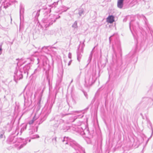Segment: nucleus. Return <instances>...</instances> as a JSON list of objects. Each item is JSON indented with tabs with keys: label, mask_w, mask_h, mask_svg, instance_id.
Listing matches in <instances>:
<instances>
[{
	"label": "nucleus",
	"mask_w": 153,
	"mask_h": 153,
	"mask_svg": "<svg viewBox=\"0 0 153 153\" xmlns=\"http://www.w3.org/2000/svg\"><path fill=\"white\" fill-rule=\"evenodd\" d=\"M142 34H144V33H143H143H142ZM143 35H144V34H143Z\"/></svg>",
	"instance_id": "nucleus-15"
},
{
	"label": "nucleus",
	"mask_w": 153,
	"mask_h": 153,
	"mask_svg": "<svg viewBox=\"0 0 153 153\" xmlns=\"http://www.w3.org/2000/svg\"><path fill=\"white\" fill-rule=\"evenodd\" d=\"M120 65H121L122 64L121 61V59H120Z\"/></svg>",
	"instance_id": "nucleus-11"
},
{
	"label": "nucleus",
	"mask_w": 153,
	"mask_h": 153,
	"mask_svg": "<svg viewBox=\"0 0 153 153\" xmlns=\"http://www.w3.org/2000/svg\"><path fill=\"white\" fill-rule=\"evenodd\" d=\"M116 62V61H115V63Z\"/></svg>",
	"instance_id": "nucleus-17"
},
{
	"label": "nucleus",
	"mask_w": 153,
	"mask_h": 153,
	"mask_svg": "<svg viewBox=\"0 0 153 153\" xmlns=\"http://www.w3.org/2000/svg\"><path fill=\"white\" fill-rule=\"evenodd\" d=\"M149 123H150V121H149Z\"/></svg>",
	"instance_id": "nucleus-16"
},
{
	"label": "nucleus",
	"mask_w": 153,
	"mask_h": 153,
	"mask_svg": "<svg viewBox=\"0 0 153 153\" xmlns=\"http://www.w3.org/2000/svg\"><path fill=\"white\" fill-rule=\"evenodd\" d=\"M133 3H135L136 4L137 3V1L136 0L133 1Z\"/></svg>",
	"instance_id": "nucleus-9"
},
{
	"label": "nucleus",
	"mask_w": 153,
	"mask_h": 153,
	"mask_svg": "<svg viewBox=\"0 0 153 153\" xmlns=\"http://www.w3.org/2000/svg\"><path fill=\"white\" fill-rule=\"evenodd\" d=\"M124 0H118L117 2V7L120 9H122L123 5Z\"/></svg>",
	"instance_id": "nucleus-4"
},
{
	"label": "nucleus",
	"mask_w": 153,
	"mask_h": 153,
	"mask_svg": "<svg viewBox=\"0 0 153 153\" xmlns=\"http://www.w3.org/2000/svg\"><path fill=\"white\" fill-rule=\"evenodd\" d=\"M2 50V49L1 48H0V51H1Z\"/></svg>",
	"instance_id": "nucleus-14"
},
{
	"label": "nucleus",
	"mask_w": 153,
	"mask_h": 153,
	"mask_svg": "<svg viewBox=\"0 0 153 153\" xmlns=\"http://www.w3.org/2000/svg\"><path fill=\"white\" fill-rule=\"evenodd\" d=\"M127 20V18L126 17L123 20V21L124 22H126Z\"/></svg>",
	"instance_id": "nucleus-7"
},
{
	"label": "nucleus",
	"mask_w": 153,
	"mask_h": 153,
	"mask_svg": "<svg viewBox=\"0 0 153 153\" xmlns=\"http://www.w3.org/2000/svg\"><path fill=\"white\" fill-rule=\"evenodd\" d=\"M3 137V135L2 134H1V135H0V137L1 138L2 137Z\"/></svg>",
	"instance_id": "nucleus-10"
},
{
	"label": "nucleus",
	"mask_w": 153,
	"mask_h": 153,
	"mask_svg": "<svg viewBox=\"0 0 153 153\" xmlns=\"http://www.w3.org/2000/svg\"><path fill=\"white\" fill-rule=\"evenodd\" d=\"M33 122V120H31V122H30V123H29V124H32Z\"/></svg>",
	"instance_id": "nucleus-8"
},
{
	"label": "nucleus",
	"mask_w": 153,
	"mask_h": 153,
	"mask_svg": "<svg viewBox=\"0 0 153 153\" xmlns=\"http://www.w3.org/2000/svg\"><path fill=\"white\" fill-rule=\"evenodd\" d=\"M114 21V17L112 16H109L106 19L107 22L108 23H111Z\"/></svg>",
	"instance_id": "nucleus-5"
},
{
	"label": "nucleus",
	"mask_w": 153,
	"mask_h": 153,
	"mask_svg": "<svg viewBox=\"0 0 153 153\" xmlns=\"http://www.w3.org/2000/svg\"><path fill=\"white\" fill-rule=\"evenodd\" d=\"M116 45H117V48L118 51L119 52L120 56L122 55L121 49L120 46V43L119 38H117Z\"/></svg>",
	"instance_id": "nucleus-3"
},
{
	"label": "nucleus",
	"mask_w": 153,
	"mask_h": 153,
	"mask_svg": "<svg viewBox=\"0 0 153 153\" xmlns=\"http://www.w3.org/2000/svg\"><path fill=\"white\" fill-rule=\"evenodd\" d=\"M138 19L142 18L144 20L146 25V31L145 32L146 38H149L151 36L153 37V29L150 27L147 20L145 16L143 15L137 14Z\"/></svg>",
	"instance_id": "nucleus-1"
},
{
	"label": "nucleus",
	"mask_w": 153,
	"mask_h": 153,
	"mask_svg": "<svg viewBox=\"0 0 153 153\" xmlns=\"http://www.w3.org/2000/svg\"><path fill=\"white\" fill-rule=\"evenodd\" d=\"M115 38L116 37H117V35H116V34H115Z\"/></svg>",
	"instance_id": "nucleus-12"
},
{
	"label": "nucleus",
	"mask_w": 153,
	"mask_h": 153,
	"mask_svg": "<svg viewBox=\"0 0 153 153\" xmlns=\"http://www.w3.org/2000/svg\"><path fill=\"white\" fill-rule=\"evenodd\" d=\"M131 54H132V58H134L135 60L134 61L136 62L137 61V57L136 56H135L134 53V52H131L129 53V55H130Z\"/></svg>",
	"instance_id": "nucleus-6"
},
{
	"label": "nucleus",
	"mask_w": 153,
	"mask_h": 153,
	"mask_svg": "<svg viewBox=\"0 0 153 153\" xmlns=\"http://www.w3.org/2000/svg\"><path fill=\"white\" fill-rule=\"evenodd\" d=\"M133 22V21L131 20L130 22V29L131 31V32L132 33V32L131 29V27L132 26L133 31L135 33L136 35H137V30H138L139 29H140L139 23L138 22H137L136 24H134Z\"/></svg>",
	"instance_id": "nucleus-2"
},
{
	"label": "nucleus",
	"mask_w": 153,
	"mask_h": 153,
	"mask_svg": "<svg viewBox=\"0 0 153 153\" xmlns=\"http://www.w3.org/2000/svg\"><path fill=\"white\" fill-rule=\"evenodd\" d=\"M115 45L116 44V43H115Z\"/></svg>",
	"instance_id": "nucleus-18"
},
{
	"label": "nucleus",
	"mask_w": 153,
	"mask_h": 153,
	"mask_svg": "<svg viewBox=\"0 0 153 153\" xmlns=\"http://www.w3.org/2000/svg\"><path fill=\"white\" fill-rule=\"evenodd\" d=\"M132 34L133 35V36H134V38H135V36H134V35L133 33H132Z\"/></svg>",
	"instance_id": "nucleus-13"
}]
</instances>
